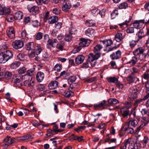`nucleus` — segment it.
Returning a JSON list of instances; mask_svg holds the SVG:
<instances>
[{"instance_id":"f257e3e1","label":"nucleus","mask_w":149,"mask_h":149,"mask_svg":"<svg viewBox=\"0 0 149 149\" xmlns=\"http://www.w3.org/2000/svg\"><path fill=\"white\" fill-rule=\"evenodd\" d=\"M9 45L8 43L3 44L0 46V63H5L13 58V54L10 50L4 51L6 50Z\"/></svg>"},{"instance_id":"f03ea898","label":"nucleus","mask_w":149,"mask_h":149,"mask_svg":"<svg viewBox=\"0 0 149 149\" xmlns=\"http://www.w3.org/2000/svg\"><path fill=\"white\" fill-rule=\"evenodd\" d=\"M24 79L26 80L24 82V84L25 86L33 87L34 86L35 79L31 77H29L28 75L24 76Z\"/></svg>"},{"instance_id":"7ed1b4c3","label":"nucleus","mask_w":149,"mask_h":149,"mask_svg":"<svg viewBox=\"0 0 149 149\" xmlns=\"http://www.w3.org/2000/svg\"><path fill=\"white\" fill-rule=\"evenodd\" d=\"M129 98L131 100H133L137 97L138 91L137 89L133 87H130L129 89Z\"/></svg>"},{"instance_id":"20e7f679","label":"nucleus","mask_w":149,"mask_h":149,"mask_svg":"<svg viewBox=\"0 0 149 149\" xmlns=\"http://www.w3.org/2000/svg\"><path fill=\"white\" fill-rule=\"evenodd\" d=\"M12 46L13 48L16 49H18L23 47V43L20 40H15L12 42Z\"/></svg>"},{"instance_id":"39448f33","label":"nucleus","mask_w":149,"mask_h":149,"mask_svg":"<svg viewBox=\"0 0 149 149\" xmlns=\"http://www.w3.org/2000/svg\"><path fill=\"white\" fill-rule=\"evenodd\" d=\"M121 52L120 50H118L111 54L110 55V57L112 60H117L121 57Z\"/></svg>"},{"instance_id":"423d86ee","label":"nucleus","mask_w":149,"mask_h":149,"mask_svg":"<svg viewBox=\"0 0 149 149\" xmlns=\"http://www.w3.org/2000/svg\"><path fill=\"white\" fill-rule=\"evenodd\" d=\"M100 56V54L99 53H95V55L92 53H90L88 56V60L89 62L93 61L97 59Z\"/></svg>"},{"instance_id":"0eeeda50","label":"nucleus","mask_w":149,"mask_h":149,"mask_svg":"<svg viewBox=\"0 0 149 149\" xmlns=\"http://www.w3.org/2000/svg\"><path fill=\"white\" fill-rule=\"evenodd\" d=\"M63 3V5L62 7V10L65 12L68 11L71 6L69 1L68 0H65Z\"/></svg>"},{"instance_id":"6e6552de","label":"nucleus","mask_w":149,"mask_h":149,"mask_svg":"<svg viewBox=\"0 0 149 149\" xmlns=\"http://www.w3.org/2000/svg\"><path fill=\"white\" fill-rule=\"evenodd\" d=\"M91 41L90 40L82 38L80 40L79 46L81 47H86L88 46Z\"/></svg>"},{"instance_id":"1a4fd4ad","label":"nucleus","mask_w":149,"mask_h":149,"mask_svg":"<svg viewBox=\"0 0 149 149\" xmlns=\"http://www.w3.org/2000/svg\"><path fill=\"white\" fill-rule=\"evenodd\" d=\"M7 35L10 38H13L15 36V32L14 28L11 26L9 27L6 31Z\"/></svg>"},{"instance_id":"9d476101","label":"nucleus","mask_w":149,"mask_h":149,"mask_svg":"<svg viewBox=\"0 0 149 149\" xmlns=\"http://www.w3.org/2000/svg\"><path fill=\"white\" fill-rule=\"evenodd\" d=\"M144 23V20L135 21L133 23V26L135 28L140 29L141 28Z\"/></svg>"},{"instance_id":"9b49d317","label":"nucleus","mask_w":149,"mask_h":149,"mask_svg":"<svg viewBox=\"0 0 149 149\" xmlns=\"http://www.w3.org/2000/svg\"><path fill=\"white\" fill-rule=\"evenodd\" d=\"M4 145L5 146H8L15 141V139H12L9 136H7L4 139Z\"/></svg>"},{"instance_id":"f8f14e48","label":"nucleus","mask_w":149,"mask_h":149,"mask_svg":"<svg viewBox=\"0 0 149 149\" xmlns=\"http://www.w3.org/2000/svg\"><path fill=\"white\" fill-rule=\"evenodd\" d=\"M84 59V56L82 55H79L76 57L75 62L76 64L79 65L81 63Z\"/></svg>"},{"instance_id":"ddd939ff","label":"nucleus","mask_w":149,"mask_h":149,"mask_svg":"<svg viewBox=\"0 0 149 149\" xmlns=\"http://www.w3.org/2000/svg\"><path fill=\"white\" fill-rule=\"evenodd\" d=\"M24 76H21L19 77H17L14 81V82L19 87H20L22 85V81L24 79Z\"/></svg>"},{"instance_id":"4468645a","label":"nucleus","mask_w":149,"mask_h":149,"mask_svg":"<svg viewBox=\"0 0 149 149\" xmlns=\"http://www.w3.org/2000/svg\"><path fill=\"white\" fill-rule=\"evenodd\" d=\"M44 74L41 72H38L36 74V78L37 81L39 82H41L44 79Z\"/></svg>"},{"instance_id":"2eb2a0df","label":"nucleus","mask_w":149,"mask_h":149,"mask_svg":"<svg viewBox=\"0 0 149 149\" xmlns=\"http://www.w3.org/2000/svg\"><path fill=\"white\" fill-rule=\"evenodd\" d=\"M127 147L128 149H138L139 148V144L137 143H130L129 141H127Z\"/></svg>"},{"instance_id":"dca6fc26","label":"nucleus","mask_w":149,"mask_h":149,"mask_svg":"<svg viewBox=\"0 0 149 149\" xmlns=\"http://www.w3.org/2000/svg\"><path fill=\"white\" fill-rule=\"evenodd\" d=\"M95 30L92 28L88 29L85 31V34L90 37H93L94 35Z\"/></svg>"},{"instance_id":"f3484780","label":"nucleus","mask_w":149,"mask_h":149,"mask_svg":"<svg viewBox=\"0 0 149 149\" xmlns=\"http://www.w3.org/2000/svg\"><path fill=\"white\" fill-rule=\"evenodd\" d=\"M10 12V9L9 8L3 7L0 6V15L7 14Z\"/></svg>"},{"instance_id":"a211bd4d","label":"nucleus","mask_w":149,"mask_h":149,"mask_svg":"<svg viewBox=\"0 0 149 149\" xmlns=\"http://www.w3.org/2000/svg\"><path fill=\"white\" fill-rule=\"evenodd\" d=\"M120 112L123 116L125 117L129 115L130 111L127 108L123 107L120 109Z\"/></svg>"},{"instance_id":"6ab92c4d","label":"nucleus","mask_w":149,"mask_h":149,"mask_svg":"<svg viewBox=\"0 0 149 149\" xmlns=\"http://www.w3.org/2000/svg\"><path fill=\"white\" fill-rule=\"evenodd\" d=\"M48 19L49 24H53L58 21V17L55 16H50Z\"/></svg>"},{"instance_id":"aec40b11","label":"nucleus","mask_w":149,"mask_h":149,"mask_svg":"<svg viewBox=\"0 0 149 149\" xmlns=\"http://www.w3.org/2000/svg\"><path fill=\"white\" fill-rule=\"evenodd\" d=\"M29 11L32 14H37L39 12V8L36 6H34L29 9Z\"/></svg>"},{"instance_id":"412c9836","label":"nucleus","mask_w":149,"mask_h":149,"mask_svg":"<svg viewBox=\"0 0 149 149\" xmlns=\"http://www.w3.org/2000/svg\"><path fill=\"white\" fill-rule=\"evenodd\" d=\"M108 102L109 104L108 106H111L115 104L119 103L118 100L115 98H110L108 100Z\"/></svg>"},{"instance_id":"4be33fe9","label":"nucleus","mask_w":149,"mask_h":149,"mask_svg":"<svg viewBox=\"0 0 149 149\" xmlns=\"http://www.w3.org/2000/svg\"><path fill=\"white\" fill-rule=\"evenodd\" d=\"M34 43L33 42H28L26 45V49L29 51L34 49Z\"/></svg>"},{"instance_id":"5701e85b","label":"nucleus","mask_w":149,"mask_h":149,"mask_svg":"<svg viewBox=\"0 0 149 149\" xmlns=\"http://www.w3.org/2000/svg\"><path fill=\"white\" fill-rule=\"evenodd\" d=\"M123 39V34L121 33H117L115 37V39L117 42H120Z\"/></svg>"},{"instance_id":"b1692460","label":"nucleus","mask_w":149,"mask_h":149,"mask_svg":"<svg viewBox=\"0 0 149 149\" xmlns=\"http://www.w3.org/2000/svg\"><path fill=\"white\" fill-rule=\"evenodd\" d=\"M58 86V82L57 81H54L51 82L49 84V86L50 89H54L56 88Z\"/></svg>"},{"instance_id":"393cba45","label":"nucleus","mask_w":149,"mask_h":149,"mask_svg":"<svg viewBox=\"0 0 149 149\" xmlns=\"http://www.w3.org/2000/svg\"><path fill=\"white\" fill-rule=\"evenodd\" d=\"M102 42L105 47L110 46L113 44V42L111 39L103 40L102 41Z\"/></svg>"},{"instance_id":"a878e982","label":"nucleus","mask_w":149,"mask_h":149,"mask_svg":"<svg viewBox=\"0 0 149 149\" xmlns=\"http://www.w3.org/2000/svg\"><path fill=\"white\" fill-rule=\"evenodd\" d=\"M138 122L137 121L135 120H132L128 123V126L129 127L132 126L133 127H135L137 125Z\"/></svg>"},{"instance_id":"bb28decb","label":"nucleus","mask_w":149,"mask_h":149,"mask_svg":"<svg viewBox=\"0 0 149 149\" xmlns=\"http://www.w3.org/2000/svg\"><path fill=\"white\" fill-rule=\"evenodd\" d=\"M143 52V49L141 47L135 49L133 52L135 56H137L139 54H142Z\"/></svg>"},{"instance_id":"cd10ccee","label":"nucleus","mask_w":149,"mask_h":149,"mask_svg":"<svg viewBox=\"0 0 149 149\" xmlns=\"http://www.w3.org/2000/svg\"><path fill=\"white\" fill-rule=\"evenodd\" d=\"M9 13L7 14V16L6 17V20L9 22H12L14 20V16L12 14H10Z\"/></svg>"},{"instance_id":"c85d7f7f","label":"nucleus","mask_w":149,"mask_h":149,"mask_svg":"<svg viewBox=\"0 0 149 149\" xmlns=\"http://www.w3.org/2000/svg\"><path fill=\"white\" fill-rule=\"evenodd\" d=\"M23 16L22 13L20 11H19L17 12L14 16V17L17 19H21Z\"/></svg>"},{"instance_id":"c756f323","label":"nucleus","mask_w":149,"mask_h":149,"mask_svg":"<svg viewBox=\"0 0 149 149\" xmlns=\"http://www.w3.org/2000/svg\"><path fill=\"white\" fill-rule=\"evenodd\" d=\"M20 63L19 61H15L12 63L10 65V68L12 69H16L20 65Z\"/></svg>"},{"instance_id":"7c9ffc66","label":"nucleus","mask_w":149,"mask_h":149,"mask_svg":"<svg viewBox=\"0 0 149 149\" xmlns=\"http://www.w3.org/2000/svg\"><path fill=\"white\" fill-rule=\"evenodd\" d=\"M106 101L103 100L98 104H95L94 106L95 108H100L104 106L105 104Z\"/></svg>"},{"instance_id":"2f4dec72","label":"nucleus","mask_w":149,"mask_h":149,"mask_svg":"<svg viewBox=\"0 0 149 149\" xmlns=\"http://www.w3.org/2000/svg\"><path fill=\"white\" fill-rule=\"evenodd\" d=\"M141 119H142L141 121L142 123V124L141 125H142L143 127L146 125L148 123L149 119L148 117H142Z\"/></svg>"},{"instance_id":"473e14b6","label":"nucleus","mask_w":149,"mask_h":149,"mask_svg":"<svg viewBox=\"0 0 149 149\" xmlns=\"http://www.w3.org/2000/svg\"><path fill=\"white\" fill-rule=\"evenodd\" d=\"M137 61V58L136 56H133L132 57L131 60L127 63V64H130L132 65H134L136 63Z\"/></svg>"},{"instance_id":"72a5a7b5","label":"nucleus","mask_w":149,"mask_h":149,"mask_svg":"<svg viewBox=\"0 0 149 149\" xmlns=\"http://www.w3.org/2000/svg\"><path fill=\"white\" fill-rule=\"evenodd\" d=\"M133 76L134 75L131 74L127 78V81H129L130 83L133 82L135 80V78L133 77Z\"/></svg>"},{"instance_id":"f704fd0d","label":"nucleus","mask_w":149,"mask_h":149,"mask_svg":"<svg viewBox=\"0 0 149 149\" xmlns=\"http://www.w3.org/2000/svg\"><path fill=\"white\" fill-rule=\"evenodd\" d=\"M58 42V41L56 39H49L47 42L52 47H53V44L56 43Z\"/></svg>"},{"instance_id":"c9c22d12","label":"nucleus","mask_w":149,"mask_h":149,"mask_svg":"<svg viewBox=\"0 0 149 149\" xmlns=\"http://www.w3.org/2000/svg\"><path fill=\"white\" fill-rule=\"evenodd\" d=\"M144 33L143 32V31L141 30H140L138 32V33L136 34V35L137 36L138 38L136 40V42H138L144 36Z\"/></svg>"},{"instance_id":"e433bc0d","label":"nucleus","mask_w":149,"mask_h":149,"mask_svg":"<svg viewBox=\"0 0 149 149\" xmlns=\"http://www.w3.org/2000/svg\"><path fill=\"white\" fill-rule=\"evenodd\" d=\"M124 130L125 131H127V132L129 133L132 134L135 133V131H134L133 128H131L130 127H129L128 126L127 128H125Z\"/></svg>"},{"instance_id":"4c0bfd02","label":"nucleus","mask_w":149,"mask_h":149,"mask_svg":"<svg viewBox=\"0 0 149 149\" xmlns=\"http://www.w3.org/2000/svg\"><path fill=\"white\" fill-rule=\"evenodd\" d=\"M32 25L34 27H38L40 25V23L37 20H31Z\"/></svg>"},{"instance_id":"58836bf2","label":"nucleus","mask_w":149,"mask_h":149,"mask_svg":"<svg viewBox=\"0 0 149 149\" xmlns=\"http://www.w3.org/2000/svg\"><path fill=\"white\" fill-rule=\"evenodd\" d=\"M108 81L110 83H115L118 81V79L115 77H110L107 78Z\"/></svg>"},{"instance_id":"ea45409f","label":"nucleus","mask_w":149,"mask_h":149,"mask_svg":"<svg viewBox=\"0 0 149 149\" xmlns=\"http://www.w3.org/2000/svg\"><path fill=\"white\" fill-rule=\"evenodd\" d=\"M102 48V46L100 45H97L94 47V52L95 53H99V52Z\"/></svg>"},{"instance_id":"a19ab883","label":"nucleus","mask_w":149,"mask_h":149,"mask_svg":"<svg viewBox=\"0 0 149 149\" xmlns=\"http://www.w3.org/2000/svg\"><path fill=\"white\" fill-rule=\"evenodd\" d=\"M128 6L127 3L126 2H123L120 3L118 6V8L120 9L126 8Z\"/></svg>"},{"instance_id":"79ce46f5","label":"nucleus","mask_w":149,"mask_h":149,"mask_svg":"<svg viewBox=\"0 0 149 149\" xmlns=\"http://www.w3.org/2000/svg\"><path fill=\"white\" fill-rule=\"evenodd\" d=\"M99 12L100 10L97 9H93L91 10V13L94 16H99Z\"/></svg>"},{"instance_id":"37998d69","label":"nucleus","mask_w":149,"mask_h":149,"mask_svg":"<svg viewBox=\"0 0 149 149\" xmlns=\"http://www.w3.org/2000/svg\"><path fill=\"white\" fill-rule=\"evenodd\" d=\"M72 37L70 33L66 35L65 38V40L66 41L69 42L72 40Z\"/></svg>"},{"instance_id":"c03bdc74","label":"nucleus","mask_w":149,"mask_h":149,"mask_svg":"<svg viewBox=\"0 0 149 149\" xmlns=\"http://www.w3.org/2000/svg\"><path fill=\"white\" fill-rule=\"evenodd\" d=\"M50 56L47 53L45 54L42 57V60L44 61H48L49 60Z\"/></svg>"},{"instance_id":"a18cd8bd","label":"nucleus","mask_w":149,"mask_h":149,"mask_svg":"<svg viewBox=\"0 0 149 149\" xmlns=\"http://www.w3.org/2000/svg\"><path fill=\"white\" fill-rule=\"evenodd\" d=\"M63 94L65 96L69 97L71 96H73L74 93L72 91H69L67 92H64Z\"/></svg>"},{"instance_id":"49530a36","label":"nucleus","mask_w":149,"mask_h":149,"mask_svg":"<svg viewBox=\"0 0 149 149\" xmlns=\"http://www.w3.org/2000/svg\"><path fill=\"white\" fill-rule=\"evenodd\" d=\"M86 25L88 26H92L94 25L95 23L92 20H86L85 22Z\"/></svg>"},{"instance_id":"de8ad7c7","label":"nucleus","mask_w":149,"mask_h":149,"mask_svg":"<svg viewBox=\"0 0 149 149\" xmlns=\"http://www.w3.org/2000/svg\"><path fill=\"white\" fill-rule=\"evenodd\" d=\"M139 69L135 67H133L132 68L131 74L134 75L135 74L139 73Z\"/></svg>"},{"instance_id":"09e8293b","label":"nucleus","mask_w":149,"mask_h":149,"mask_svg":"<svg viewBox=\"0 0 149 149\" xmlns=\"http://www.w3.org/2000/svg\"><path fill=\"white\" fill-rule=\"evenodd\" d=\"M29 56L31 58H33L35 56L36 53L35 50L34 49H32L29 52Z\"/></svg>"},{"instance_id":"8fccbe9b","label":"nucleus","mask_w":149,"mask_h":149,"mask_svg":"<svg viewBox=\"0 0 149 149\" xmlns=\"http://www.w3.org/2000/svg\"><path fill=\"white\" fill-rule=\"evenodd\" d=\"M62 69L61 65L59 64H56L54 66V70L57 72H59Z\"/></svg>"},{"instance_id":"3c124183","label":"nucleus","mask_w":149,"mask_h":149,"mask_svg":"<svg viewBox=\"0 0 149 149\" xmlns=\"http://www.w3.org/2000/svg\"><path fill=\"white\" fill-rule=\"evenodd\" d=\"M17 58L18 59L22 61H24L25 59V55L21 54L18 55Z\"/></svg>"},{"instance_id":"603ef678","label":"nucleus","mask_w":149,"mask_h":149,"mask_svg":"<svg viewBox=\"0 0 149 149\" xmlns=\"http://www.w3.org/2000/svg\"><path fill=\"white\" fill-rule=\"evenodd\" d=\"M26 71V69L24 67H23L19 69L18 73L19 74H22L24 73Z\"/></svg>"},{"instance_id":"864d4df0","label":"nucleus","mask_w":149,"mask_h":149,"mask_svg":"<svg viewBox=\"0 0 149 149\" xmlns=\"http://www.w3.org/2000/svg\"><path fill=\"white\" fill-rule=\"evenodd\" d=\"M106 12V9H103L101 10H100V13H99V16L100 15L102 17H104L105 15V12Z\"/></svg>"},{"instance_id":"5fc2aeb1","label":"nucleus","mask_w":149,"mask_h":149,"mask_svg":"<svg viewBox=\"0 0 149 149\" xmlns=\"http://www.w3.org/2000/svg\"><path fill=\"white\" fill-rule=\"evenodd\" d=\"M118 14V12L117 10H114L111 14V18L113 19L115 18Z\"/></svg>"},{"instance_id":"6e6d98bb","label":"nucleus","mask_w":149,"mask_h":149,"mask_svg":"<svg viewBox=\"0 0 149 149\" xmlns=\"http://www.w3.org/2000/svg\"><path fill=\"white\" fill-rule=\"evenodd\" d=\"M132 19V17L131 16H130L129 17L128 19H126L125 20V22H123V23L119 24V25L120 26H122L125 25H127V23L130 22Z\"/></svg>"},{"instance_id":"4d7b16f0","label":"nucleus","mask_w":149,"mask_h":149,"mask_svg":"<svg viewBox=\"0 0 149 149\" xmlns=\"http://www.w3.org/2000/svg\"><path fill=\"white\" fill-rule=\"evenodd\" d=\"M12 76L11 72H6L5 74V78L8 79L10 78Z\"/></svg>"},{"instance_id":"13d9d810","label":"nucleus","mask_w":149,"mask_h":149,"mask_svg":"<svg viewBox=\"0 0 149 149\" xmlns=\"http://www.w3.org/2000/svg\"><path fill=\"white\" fill-rule=\"evenodd\" d=\"M53 13L56 15H58L60 13L61 10L60 9L55 8L53 9Z\"/></svg>"},{"instance_id":"bf43d9fd","label":"nucleus","mask_w":149,"mask_h":149,"mask_svg":"<svg viewBox=\"0 0 149 149\" xmlns=\"http://www.w3.org/2000/svg\"><path fill=\"white\" fill-rule=\"evenodd\" d=\"M116 84L117 87L119 89H121L123 87V85L118 80L116 82Z\"/></svg>"},{"instance_id":"052dcab7","label":"nucleus","mask_w":149,"mask_h":149,"mask_svg":"<svg viewBox=\"0 0 149 149\" xmlns=\"http://www.w3.org/2000/svg\"><path fill=\"white\" fill-rule=\"evenodd\" d=\"M86 128V127L85 126H79L77 128L75 129V130L77 132L84 130Z\"/></svg>"},{"instance_id":"680f3d73","label":"nucleus","mask_w":149,"mask_h":149,"mask_svg":"<svg viewBox=\"0 0 149 149\" xmlns=\"http://www.w3.org/2000/svg\"><path fill=\"white\" fill-rule=\"evenodd\" d=\"M42 33L41 32H39L36 35V38L37 40H40L42 38Z\"/></svg>"},{"instance_id":"e2e57ef3","label":"nucleus","mask_w":149,"mask_h":149,"mask_svg":"<svg viewBox=\"0 0 149 149\" xmlns=\"http://www.w3.org/2000/svg\"><path fill=\"white\" fill-rule=\"evenodd\" d=\"M76 79V77L75 76H71L70 77L68 80V82L70 83H73L75 81Z\"/></svg>"},{"instance_id":"0e129e2a","label":"nucleus","mask_w":149,"mask_h":149,"mask_svg":"<svg viewBox=\"0 0 149 149\" xmlns=\"http://www.w3.org/2000/svg\"><path fill=\"white\" fill-rule=\"evenodd\" d=\"M62 23L61 22H58L55 25L54 27L56 29H60L62 27Z\"/></svg>"},{"instance_id":"69168bd1","label":"nucleus","mask_w":149,"mask_h":149,"mask_svg":"<svg viewBox=\"0 0 149 149\" xmlns=\"http://www.w3.org/2000/svg\"><path fill=\"white\" fill-rule=\"evenodd\" d=\"M42 51V49L40 46H36V52L37 55L40 54Z\"/></svg>"},{"instance_id":"338daca9","label":"nucleus","mask_w":149,"mask_h":149,"mask_svg":"<svg viewBox=\"0 0 149 149\" xmlns=\"http://www.w3.org/2000/svg\"><path fill=\"white\" fill-rule=\"evenodd\" d=\"M143 100L142 99H139L138 100H136L135 102L134 103V105L136 107H137L138 105V104L141 102Z\"/></svg>"},{"instance_id":"774afa93","label":"nucleus","mask_w":149,"mask_h":149,"mask_svg":"<svg viewBox=\"0 0 149 149\" xmlns=\"http://www.w3.org/2000/svg\"><path fill=\"white\" fill-rule=\"evenodd\" d=\"M27 33L25 30H23L22 33V38L25 39L26 37H27Z\"/></svg>"}]
</instances>
